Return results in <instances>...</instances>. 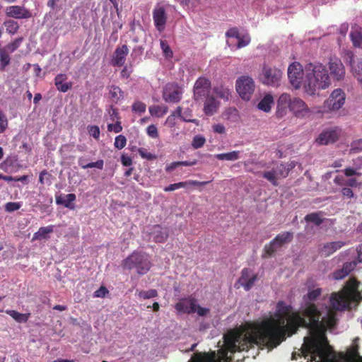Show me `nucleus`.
<instances>
[{"mask_svg": "<svg viewBox=\"0 0 362 362\" xmlns=\"http://www.w3.org/2000/svg\"><path fill=\"white\" fill-rule=\"evenodd\" d=\"M321 294L320 288L308 291L303 296L305 306L301 313L294 311L293 307L284 301H279L272 318L252 327L245 334L233 331L225 335L226 350L230 353L247 351L254 344L274 348L284 341L286 336L296 334L300 327L320 332L323 334L322 339L327 341L325 332L337 324L336 313L333 310H343L349 308L351 302L362 300V292L358 291L356 281H349L341 291L332 293L331 308H327V314L324 317L313 303Z\"/></svg>", "mask_w": 362, "mask_h": 362, "instance_id": "nucleus-1", "label": "nucleus"}, {"mask_svg": "<svg viewBox=\"0 0 362 362\" xmlns=\"http://www.w3.org/2000/svg\"><path fill=\"white\" fill-rule=\"evenodd\" d=\"M305 80L303 85L305 93L309 95L318 94L331 85V81L325 66L321 63H310L305 66Z\"/></svg>", "mask_w": 362, "mask_h": 362, "instance_id": "nucleus-2", "label": "nucleus"}, {"mask_svg": "<svg viewBox=\"0 0 362 362\" xmlns=\"http://www.w3.org/2000/svg\"><path fill=\"white\" fill-rule=\"evenodd\" d=\"M122 267L128 270L135 269L139 274L144 275L150 270L151 262L146 253L134 251L122 262Z\"/></svg>", "mask_w": 362, "mask_h": 362, "instance_id": "nucleus-3", "label": "nucleus"}, {"mask_svg": "<svg viewBox=\"0 0 362 362\" xmlns=\"http://www.w3.org/2000/svg\"><path fill=\"white\" fill-rule=\"evenodd\" d=\"M282 75L283 72L280 69L276 66L264 64L260 75V79L262 83L265 85L277 87L280 85Z\"/></svg>", "mask_w": 362, "mask_h": 362, "instance_id": "nucleus-4", "label": "nucleus"}, {"mask_svg": "<svg viewBox=\"0 0 362 362\" xmlns=\"http://www.w3.org/2000/svg\"><path fill=\"white\" fill-rule=\"evenodd\" d=\"M293 238V233L286 231L278 234L269 244L265 245L264 251L265 255L264 257H270L276 250L281 247L284 244L289 243Z\"/></svg>", "mask_w": 362, "mask_h": 362, "instance_id": "nucleus-5", "label": "nucleus"}, {"mask_svg": "<svg viewBox=\"0 0 362 362\" xmlns=\"http://www.w3.org/2000/svg\"><path fill=\"white\" fill-rule=\"evenodd\" d=\"M235 88L242 99L249 100L255 89V81L248 76H242L236 80Z\"/></svg>", "mask_w": 362, "mask_h": 362, "instance_id": "nucleus-6", "label": "nucleus"}, {"mask_svg": "<svg viewBox=\"0 0 362 362\" xmlns=\"http://www.w3.org/2000/svg\"><path fill=\"white\" fill-rule=\"evenodd\" d=\"M346 95L343 90L341 88L334 90L329 97L324 102L323 112L339 110L344 105Z\"/></svg>", "mask_w": 362, "mask_h": 362, "instance_id": "nucleus-7", "label": "nucleus"}, {"mask_svg": "<svg viewBox=\"0 0 362 362\" xmlns=\"http://www.w3.org/2000/svg\"><path fill=\"white\" fill-rule=\"evenodd\" d=\"M211 88V83L209 79L204 76L198 78L193 88L194 99L196 101L203 100L206 97L209 96Z\"/></svg>", "mask_w": 362, "mask_h": 362, "instance_id": "nucleus-8", "label": "nucleus"}, {"mask_svg": "<svg viewBox=\"0 0 362 362\" xmlns=\"http://www.w3.org/2000/svg\"><path fill=\"white\" fill-rule=\"evenodd\" d=\"M182 88L175 83L165 85L163 91V99L167 103H178L182 98Z\"/></svg>", "mask_w": 362, "mask_h": 362, "instance_id": "nucleus-9", "label": "nucleus"}, {"mask_svg": "<svg viewBox=\"0 0 362 362\" xmlns=\"http://www.w3.org/2000/svg\"><path fill=\"white\" fill-rule=\"evenodd\" d=\"M288 77L291 86L295 89H298L302 83L303 69L298 62L291 64L288 68Z\"/></svg>", "mask_w": 362, "mask_h": 362, "instance_id": "nucleus-10", "label": "nucleus"}, {"mask_svg": "<svg viewBox=\"0 0 362 362\" xmlns=\"http://www.w3.org/2000/svg\"><path fill=\"white\" fill-rule=\"evenodd\" d=\"M303 352L310 354L311 361H315L317 356L322 357L325 351L319 341L314 338H305V349Z\"/></svg>", "mask_w": 362, "mask_h": 362, "instance_id": "nucleus-11", "label": "nucleus"}, {"mask_svg": "<svg viewBox=\"0 0 362 362\" xmlns=\"http://www.w3.org/2000/svg\"><path fill=\"white\" fill-rule=\"evenodd\" d=\"M329 70V78L334 81H341L345 76V68L341 59L334 57L330 58L328 62Z\"/></svg>", "mask_w": 362, "mask_h": 362, "instance_id": "nucleus-12", "label": "nucleus"}, {"mask_svg": "<svg viewBox=\"0 0 362 362\" xmlns=\"http://www.w3.org/2000/svg\"><path fill=\"white\" fill-rule=\"evenodd\" d=\"M153 19L157 30L163 32L165 28L168 16L163 6L156 5L153 10Z\"/></svg>", "mask_w": 362, "mask_h": 362, "instance_id": "nucleus-13", "label": "nucleus"}, {"mask_svg": "<svg viewBox=\"0 0 362 362\" xmlns=\"http://www.w3.org/2000/svg\"><path fill=\"white\" fill-rule=\"evenodd\" d=\"M196 303V299L192 296L184 298L175 304V308L178 313H194L197 310Z\"/></svg>", "mask_w": 362, "mask_h": 362, "instance_id": "nucleus-14", "label": "nucleus"}, {"mask_svg": "<svg viewBox=\"0 0 362 362\" xmlns=\"http://www.w3.org/2000/svg\"><path fill=\"white\" fill-rule=\"evenodd\" d=\"M6 16L16 19H26L32 16L30 11L24 6H9L5 8Z\"/></svg>", "mask_w": 362, "mask_h": 362, "instance_id": "nucleus-15", "label": "nucleus"}, {"mask_svg": "<svg viewBox=\"0 0 362 362\" xmlns=\"http://www.w3.org/2000/svg\"><path fill=\"white\" fill-rule=\"evenodd\" d=\"M289 110L297 117H305L310 112L306 103L299 98L292 99Z\"/></svg>", "mask_w": 362, "mask_h": 362, "instance_id": "nucleus-16", "label": "nucleus"}, {"mask_svg": "<svg viewBox=\"0 0 362 362\" xmlns=\"http://www.w3.org/2000/svg\"><path fill=\"white\" fill-rule=\"evenodd\" d=\"M251 273L252 272L250 269L244 268L241 272V276L238 280V283L240 284L245 291L250 290L257 279V275L252 274L250 276Z\"/></svg>", "mask_w": 362, "mask_h": 362, "instance_id": "nucleus-17", "label": "nucleus"}, {"mask_svg": "<svg viewBox=\"0 0 362 362\" xmlns=\"http://www.w3.org/2000/svg\"><path fill=\"white\" fill-rule=\"evenodd\" d=\"M129 54V48L127 45H123L117 47L113 54L112 59V64L114 66H122L124 65L126 57Z\"/></svg>", "mask_w": 362, "mask_h": 362, "instance_id": "nucleus-18", "label": "nucleus"}, {"mask_svg": "<svg viewBox=\"0 0 362 362\" xmlns=\"http://www.w3.org/2000/svg\"><path fill=\"white\" fill-rule=\"evenodd\" d=\"M339 138V134L336 129H327L323 131L316 139V142L320 145H327L335 142Z\"/></svg>", "mask_w": 362, "mask_h": 362, "instance_id": "nucleus-19", "label": "nucleus"}, {"mask_svg": "<svg viewBox=\"0 0 362 362\" xmlns=\"http://www.w3.org/2000/svg\"><path fill=\"white\" fill-rule=\"evenodd\" d=\"M347 57L349 59L351 71L354 76L362 84V59H357L356 60L351 52L347 53Z\"/></svg>", "mask_w": 362, "mask_h": 362, "instance_id": "nucleus-20", "label": "nucleus"}, {"mask_svg": "<svg viewBox=\"0 0 362 362\" xmlns=\"http://www.w3.org/2000/svg\"><path fill=\"white\" fill-rule=\"evenodd\" d=\"M292 99L291 95L288 93L281 94L277 100V110L276 115L279 117H282L286 112V109L290 108V104Z\"/></svg>", "mask_w": 362, "mask_h": 362, "instance_id": "nucleus-21", "label": "nucleus"}, {"mask_svg": "<svg viewBox=\"0 0 362 362\" xmlns=\"http://www.w3.org/2000/svg\"><path fill=\"white\" fill-rule=\"evenodd\" d=\"M345 243L343 241H334L325 243L320 249V254L323 257H329L334 252L341 249L345 245Z\"/></svg>", "mask_w": 362, "mask_h": 362, "instance_id": "nucleus-22", "label": "nucleus"}, {"mask_svg": "<svg viewBox=\"0 0 362 362\" xmlns=\"http://www.w3.org/2000/svg\"><path fill=\"white\" fill-rule=\"evenodd\" d=\"M219 102L213 96L206 97L204 105V112L206 115L211 116L215 114L218 108Z\"/></svg>", "mask_w": 362, "mask_h": 362, "instance_id": "nucleus-23", "label": "nucleus"}, {"mask_svg": "<svg viewBox=\"0 0 362 362\" xmlns=\"http://www.w3.org/2000/svg\"><path fill=\"white\" fill-rule=\"evenodd\" d=\"M67 76L64 74H59L54 78V85L57 89L62 93H66L72 88V83H65Z\"/></svg>", "mask_w": 362, "mask_h": 362, "instance_id": "nucleus-24", "label": "nucleus"}, {"mask_svg": "<svg viewBox=\"0 0 362 362\" xmlns=\"http://www.w3.org/2000/svg\"><path fill=\"white\" fill-rule=\"evenodd\" d=\"M295 167L293 163H278L273 170L276 173L278 177L285 178L288 175L289 172Z\"/></svg>", "mask_w": 362, "mask_h": 362, "instance_id": "nucleus-25", "label": "nucleus"}, {"mask_svg": "<svg viewBox=\"0 0 362 362\" xmlns=\"http://www.w3.org/2000/svg\"><path fill=\"white\" fill-rule=\"evenodd\" d=\"M215 353H195L192 357L191 362H214Z\"/></svg>", "mask_w": 362, "mask_h": 362, "instance_id": "nucleus-26", "label": "nucleus"}, {"mask_svg": "<svg viewBox=\"0 0 362 362\" xmlns=\"http://www.w3.org/2000/svg\"><path fill=\"white\" fill-rule=\"evenodd\" d=\"M109 95L111 100L115 103H118L124 98V92L122 89L115 85H112L108 87Z\"/></svg>", "mask_w": 362, "mask_h": 362, "instance_id": "nucleus-27", "label": "nucleus"}, {"mask_svg": "<svg viewBox=\"0 0 362 362\" xmlns=\"http://www.w3.org/2000/svg\"><path fill=\"white\" fill-rule=\"evenodd\" d=\"M78 163L83 169L96 168L102 170L104 166V160L102 159L98 160L95 162L87 163L86 158L83 157L78 158Z\"/></svg>", "mask_w": 362, "mask_h": 362, "instance_id": "nucleus-28", "label": "nucleus"}, {"mask_svg": "<svg viewBox=\"0 0 362 362\" xmlns=\"http://www.w3.org/2000/svg\"><path fill=\"white\" fill-rule=\"evenodd\" d=\"M273 104V96L270 94H267L259 101L257 105V107L265 112H269L271 110L272 105Z\"/></svg>", "mask_w": 362, "mask_h": 362, "instance_id": "nucleus-29", "label": "nucleus"}, {"mask_svg": "<svg viewBox=\"0 0 362 362\" xmlns=\"http://www.w3.org/2000/svg\"><path fill=\"white\" fill-rule=\"evenodd\" d=\"M359 346L358 344H353L346 351L345 358L347 362H356L357 359L360 360V356L358 353Z\"/></svg>", "mask_w": 362, "mask_h": 362, "instance_id": "nucleus-30", "label": "nucleus"}, {"mask_svg": "<svg viewBox=\"0 0 362 362\" xmlns=\"http://www.w3.org/2000/svg\"><path fill=\"white\" fill-rule=\"evenodd\" d=\"M6 313L10 315L14 320H16L18 323H25L26 322L30 316V313H20L13 310H6Z\"/></svg>", "mask_w": 362, "mask_h": 362, "instance_id": "nucleus-31", "label": "nucleus"}, {"mask_svg": "<svg viewBox=\"0 0 362 362\" xmlns=\"http://www.w3.org/2000/svg\"><path fill=\"white\" fill-rule=\"evenodd\" d=\"M54 231V226L40 227L39 230L34 233L33 240H42L47 238V235Z\"/></svg>", "mask_w": 362, "mask_h": 362, "instance_id": "nucleus-32", "label": "nucleus"}, {"mask_svg": "<svg viewBox=\"0 0 362 362\" xmlns=\"http://www.w3.org/2000/svg\"><path fill=\"white\" fill-rule=\"evenodd\" d=\"M11 53L4 47L0 48V71H3L10 64Z\"/></svg>", "mask_w": 362, "mask_h": 362, "instance_id": "nucleus-33", "label": "nucleus"}, {"mask_svg": "<svg viewBox=\"0 0 362 362\" xmlns=\"http://www.w3.org/2000/svg\"><path fill=\"white\" fill-rule=\"evenodd\" d=\"M168 111V108L165 105H152L149 107V112L152 116L161 117Z\"/></svg>", "mask_w": 362, "mask_h": 362, "instance_id": "nucleus-34", "label": "nucleus"}, {"mask_svg": "<svg viewBox=\"0 0 362 362\" xmlns=\"http://www.w3.org/2000/svg\"><path fill=\"white\" fill-rule=\"evenodd\" d=\"M214 92L218 97L225 100H228L230 96V89L222 85L218 87H214Z\"/></svg>", "mask_w": 362, "mask_h": 362, "instance_id": "nucleus-35", "label": "nucleus"}, {"mask_svg": "<svg viewBox=\"0 0 362 362\" xmlns=\"http://www.w3.org/2000/svg\"><path fill=\"white\" fill-rule=\"evenodd\" d=\"M239 154L240 151H233L228 153L216 154L215 157L220 160H235L240 158Z\"/></svg>", "mask_w": 362, "mask_h": 362, "instance_id": "nucleus-36", "label": "nucleus"}, {"mask_svg": "<svg viewBox=\"0 0 362 362\" xmlns=\"http://www.w3.org/2000/svg\"><path fill=\"white\" fill-rule=\"evenodd\" d=\"M76 195L74 194H68L65 196L64 199L63 200H60L59 199H57V204H62L65 207L74 209V206L73 204V202L76 200Z\"/></svg>", "mask_w": 362, "mask_h": 362, "instance_id": "nucleus-37", "label": "nucleus"}, {"mask_svg": "<svg viewBox=\"0 0 362 362\" xmlns=\"http://www.w3.org/2000/svg\"><path fill=\"white\" fill-rule=\"evenodd\" d=\"M321 212H313L308 214L305 216V221L306 222L314 223L316 226H320L323 222V219L321 218Z\"/></svg>", "mask_w": 362, "mask_h": 362, "instance_id": "nucleus-38", "label": "nucleus"}, {"mask_svg": "<svg viewBox=\"0 0 362 362\" xmlns=\"http://www.w3.org/2000/svg\"><path fill=\"white\" fill-rule=\"evenodd\" d=\"M6 32L11 35L16 33L19 29V24L13 20H8L4 23Z\"/></svg>", "mask_w": 362, "mask_h": 362, "instance_id": "nucleus-39", "label": "nucleus"}, {"mask_svg": "<svg viewBox=\"0 0 362 362\" xmlns=\"http://www.w3.org/2000/svg\"><path fill=\"white\" fill-rule=\"evenodd\" d=\"M262 177L270 182L273 186L276 187L279 185L278 180L279 178L276 175L273 168L271 170L264 172Z\"/></svg>", "mask_w": 362, "mask_h": 362, "instance_id": "nucleus-40", "label": "nucleus"}, {"mask_svg": "<svg viewBox=\"0 0 362 362\" xmlns=\"http://www.w3.org/2000/svg\"><path fill=\"white\" fill-rule=\"evenodd\" d=\"M139 298L142 299H150L158 296V291L156 289L148 291H137Z\"/></svg>", "mask_w": 362, "mask_h": 362, "instance_id": "nucleus-41", "label": "nucleus"}, {"mask_svg": "<svg viewBox=\"0 0 362 362\" xmlns=\"http://www.w3.org/2000/svg\"><path fill=\"white\" fill-rule=\"evenodd\" d=\"M350 153L362 152V138L354 140L350 145Z\"/></svg>", "mask_w": 362, "mask_h": 362, "instance_id": "nucleus-42", "label": "nucleus"}, {"mask_svg": "<svg viewBox=\"0 0 362 362\" xmlns=\"http://www.w3.org/2000/svg\"><path fill=\"white\" fill-rule=\"evenodd\" d=\"M23 37H18L16 40H14L13 42L6 45L4 47L11 54L21 46V44L23 42Z\"/></svg>", "mask_w": 362, "mask_h": 362, "instance_id": "nucleus-43", "label": "nucleus"}, {"mask_svg": "<svg viewBox=\"0 0 362 362\" xmlns=\"http://www.w3.org/2000/svg\"><path fill=\"white\" fill-rule=\"evenodd\" d=\"M168 237V231H163L158 230L154 231L153 240L156 243H164L167 240Z\"/></svg>", "mask_w": 362, "mask_h": 362, "instance_id": "nucleus-44", "label": "nucleus"}, {"mask_svg": "<svg viewBox=\"0 0 362 362\" xmlns=\"http://www.w3.org/2000/svg\"><path fill=\"white\" fill-rule=\"evenodd\" d=\"M350 37L351 41L355 47H362V34L358 30H355L351 33Z\"/></svg>", "mask_w": 362, "mask_h": 362, "instance_id": "nucleus-45", "label": "nucleus"}, {"mask_svg": "<svg viewBox=\"0 0 362 362\" xmlns=\"http://www.w3.org/2000/svg\"><path fill=\"white\" fill-rule=\"evenodd\" d=\"M238 43L236 45V49H240L246 47L250 42V37L248 34L244 35H240L239 38H237Z\"/></svg>", "mask_w": 362, "mask_h": 362, "instance_id": "nucleus-46", "label": "nucleus"}, {"mask_svg": "<svg viewBox=\"0 0 362 362\" xmlns=\"http://www.w3.org/2000/svg\"><path fill=\"white\" fill-rule=\"evenodd\" d=\"M206 142L205 138L202 135H196L192 141V146L194 149L202 147Z\"/></svg>", "mask_w": 362, "mask_h": 362, "instance_id": "nucleus-47", "label": "nucleus"}, {"mask_svg": "<svg viewBox=\"0 0 362 362\" xmlns=\"http://www.w3.org/2000/svg\"><path fill=\"white\" fill-rule=\"evenodd\" d=\"M132 109L133 112L141 114L146 112V105L141 101H135L132 106Z\"/></svg>", "mask_w": 362, "mask_h": 362, "instance_id": "nucleus-48", "label": "nucleus"}, {"mask_svg": "<svg viewBox=\"0 0 362 362\" xmlns=\"http://www.w3.org/2000/svg\"><path fill=\"white\" fill-rule=\"evenodd\" d=\"M160 47L166 57L169 58L173 57V51L165 40H160Z\"/></svg>", "mask_w": 362, "mask_h": 362, "instance_id": "nucleus-49", "label": "nucleus"}, {"mask_svg": "<svg viewBox=\"0 0 362 362\" xmlns=\"http://www.w3.org/2000/svg\"><path fill=\"white\" fill-rule=\"evenodd\" d=\"M114 144L115 148L122 149L127 144L126 137L123 135L116 136Z\"/></svg>", "mask_w": 362, "mask_h": 362, "instance_id": "nucleus-50", "label": "nucleus"}, {"mask_svg": "<svg viewBox=\"0 0 362 362\" xmlns=\"http://www.w3.org/2000/svg\"><path fill=\"white\" fill-rule=\"evenodd\" d=\"M192 111L189 109L184 111L181 119L186 122H192L194 124H197V119H192Z\"/></svg>", "mask_w": 362, "mask_h": 362, "instance_id": "nucleus-51", "label": "nucleus"}, {"mask_svg": "<svg viewBox=\"0 0 362 362\" xmlns=\"http://www.w3.org/2000/svg\"><path fill=\"white\" fill-rule=\"evenodd\" d=\"M187 183H185V182H180L177 183L170 184V185L165 187L164 188L165 192H171L176 190L177 189H180L181 187H186Z\"/></svg>", "mask_w": 362, "mask_h": 362, "instance_id": "nucleus-52", "label": "nucleus"}, {"mask_svg": "<svg viewBox=\"0 0 362 362\" xmlns=\"http://www.w3.org/2000/svg\"><path fill=\"white\" fill-rule=\"evenodd\" d=\"M146 132L147 134L153 139L158 137V132L155 124H150L146 129Z\"/></svg>", "mask_w": 362, "mask_h": 362, "instance_id": "nucleus-53", "label": "nucleus"}, {"mask_svg": "<svg viewBox=\"0 0 362 362\" xmlns=\"http://www.w3.org/2000/svg\"><path fill=\"white\" fill-rule=\"evenodd\" d=\"M88 132L95 139H98L100 137V129L96 125H91L88 127Z\"/></svg>", "mask_w": 362, "mask_h": 362, "instance_id": "nucleus-54", "label": "nucleus"}, {"mask_svg": "<svg viewBox=\"0 0 362 362\" xmlns=\"http://www.w3.org/2000/svg\"><path fill=\"white\" fill-rule=\"evenodd\" d=\"M138 152L141 158L151 160L156 158L151 153L148 152L146 148H140L138 149Z\"/></svg>", "mask_w": 362, "mask_h": 362, "instance_id": "nucleus-55", "label": "nucleus"}, {"mask_svg": "<svg viewBox=\"0 0 362 362\" xmlns=\"http://www.w3.org/2000/svg\"><path fill=\"white\" fill-rule=\"evenodd\" d=\"M7 126L8 120L3 112L0 110V134L6 130Z\"/></svg>", "mask_w": 362, "mask_h": 362, "instance_id": "nucleus-56", "label": "nucleus"}, {"mask_svg": "<svg viewBox=\"0 0 362 362\" xmlns=\"http://www.w3.org/2000/svg\"><path fill=\"white\" fill-rule=\"evenodd\" d=\"M240 35V33H239V30L236 27L230 28L226 33V37H228V38H229V37H234V38L237 39V38H239Z\"/></svg>", "mask_w": 362, "mask_h": 362, "instance_id": "nucleus-57", "label": "nucleus"}, {"mask_svg": "<svg viewBox=\"0 0 362 362\" xmlns=\"http://www.w3.org/2000/svg\"><path fill=\"white\" fill-rule=\"evenodd\" d=\"M107 130L109 132H114L115 133L120 132L122 130L121 122L117 121L115 124H109L107 125Z\"/></svg>", "mask_w": 362, "mask_h": 362, "instance_id": "nucleus-58", "label": "nucleus"}, {"mask_svg": "<svg viewBox=\"0 0 362 362\" xmlns=\"http://www.w3.org/2000/svg\"><path fill=\"white\" fill-rule=\"evenodd\" d=\"M21 204L17 202H8L5 205V209L6 211L12 212L19 209Z\"/></svg>", "mask_w": 362, "mask_h": 362, "instance_id": "nucleus-59", "label": "nucleus"}, {"mask_svg": "<svg viewBox=\"0 0 362 362\" xmlns=\"http://www.w3.org/2000/svg\"><path fill=\"white\" fill-rule=\"evenodd\" d=\"M343 172L346 177H351L354 175H357V176L361 175V173L357 171L356 170H355L354 168H351V167L346 168L343 170Z\"/></svg>", "mask_w": 362, "mask_h": 362, "instance_id": "nucleus-60", "label": "nucleus"}, {"mask_svg": "<svg viewBox=\"0 0 362 362\" xmlns=\"http://www.w3.org/2000/svg\"><path fill=\"white\" fill-rule=\"evenodd\" d=\"M347 276V272H344V270L341 268L339 270L335 271L333 273V278L336 280L342 279Z\"/></svg>", "mask_w": 362, "mask_h": 362, "instance_id": "nucleus-61", "label": "nucleus"}, {"mask_svg": "<svg viewBox=\"0 0 362 362\" xmlns=\"http://www.w3.org/2000/svg\"><path fill=\"white\" fill-rule=\"evenodd\" d=\"M108 292V290L105 286H101L94 292L93 296L97 298H104Z\"/></svg>", "mask_w": 362, "mask_h": 362, "instance_id": "nucleus-62", "label": "nucleus"}, {"mask_svg": "<svg viewBox=\"0 0 362 362\" xmlns=\"http://www.w3.org/2000/svg\"><path fill=\"white\" fill-rule=\"evenodd\" d=\"M166 124L172 128L174 127L176 125V115L175 113H171L166 119L165 122Z\"/></svg>", "mask_w": 362, "mask_h": 362, "instance_id": "nucleus-63", "label": "nucleus"}, {"mask_svg": "<svg viewBox=\"0 0 362 362\" xmlns=\"http://www.w3.org/2000/svg\"><path fill=\"white\" fill-rule=\"evenodd\" d=\"M213 131L217 134H224L226 128L222 124H215L212 126Z\"/></svg>", "mask_w": 362, "mask_h": 362, "instance_id": "nucleus-64", "label": "nucleus"}]
</instances>
